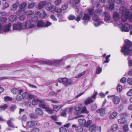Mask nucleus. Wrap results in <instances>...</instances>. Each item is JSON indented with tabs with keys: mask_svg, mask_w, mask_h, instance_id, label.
Here are the masks:
<instances>
[{
	"mask_svg": "<svg viewBox=\"0 0 132 132\" xmlns=\"http://www.w3.org/2000/svg\"><path fill=\"white\" fill-rule=\"evenodd\" d=\"M12 92L14 94H16L17 93L19 94H21L23 92V90L19 89H16V88H13L11 90Z\"/></svg>",
	"mask_w": 132,
	"mask_h": 132,
	"instance_id": "15",
	"label": "nucleus"
},
{
	"mask_svg": "<svg viewBox=\"0 0 132 132\" xmlns=\"http://www.w3.org/2000/svg\"><path fill=\"white\" fill-rule=\"evenodd\" d=\"M67 111L68 113H72L73 111V108H71L69 109L68 108H66Z\"/></svg>",
	"mask_w": 132,
	"mask_h": 132,
	"instance_id": "58",
	"label": "nucleus"
},
{
	"mask_svg": "<svg viewBox=\"0 0 132 132\" xmlns=\"http://www.w3.org/2000/svg\"><path fill=\"white\" fill-rule=\"evenodd\" d=\"M125 42L126 44L121 47V52L125 56L129 55L132 56V49L131 46L132 43L128 39H126Z\"/></svg>",
	"mask_w": 132,
	"mask_h": 132,
	"instance_id": "1",
	"label": "nucleus"
},
{
	"mask_svg": "<svg viewBox=\"0 0 132 132\" xmlns=\"http://www.w3.org/2000/svg\"><path fill=\"white\" fill-rule=\"evenodd\" d=\"M52 24V23L48 21L44 22V27H48Z\"/></svg>",
	"mask_w": 132,
	"mask_h": 132,
	"instance_id": "53",
	"label": "nucleus"
},
{
	"mask_svg": "<svg viewBox=\"0 0 132 132\" xmlns=\"http://www.w3.org/2000/svg\"><path fill=\"white\" fill-rule=\"evenodd\" d=\"M12 98L9 96H6L4 97V100L6 102L10 101H12Z\"/></svg>",
	"mask_w": 132,
	"mask_h": 132,
	"instance_id": "51",
	"label": "nucleus"
},
{
	"mask_svg": "<svg viewBox=\"0 0 132 132\" xmlns=\"http://www.w3.org/2000/svg\"><path fill=\"white\" fill-rule=\"evenodd\" d=\"M104 14L105 21L106 23H109L111 19V17L110 14L106 12H104Z\"/></svg>",
	"mask_w": 132,
	"mask_h": 132,
	"instance_id": "13",
	"label": "nucleus"
},
{
	"mask_svg": "<svg viewBox=\"0 0 132 132\" xmlns=\"http://www.w3.org/2000/svg\"><path fill=\"white\" fill-rule=\"evenodd\" d=\"M27 5V3L26 2H23L19 6L20 9L16 12V14L17 15H19V13L25 10V9Z\"/></svg>",
	"mask_w": 132,
	"mask_h": 132,
	"instance_id": "11",
	"label": "nucleus"
},
{
	"mask_svg": "<svg viewBox=\"0 0 132 132\" xmlns=\"http://www.w3.org/2000/svg\"><path fill=\"white\" fill-rule=\"evenodd\" d=\"M9 5L7 3H4L2 5V9L3 10H4L9 7Z\"/></svg>",
	"mask_w": 132,
	"mask_h": 132,
	"instance_id": "42",
	"label": "nucleus"
},
{
	"mask_svg": "<svg viewBox=\"0 0 132 132\" xmlns=\"http://www.w3.org/2000/svg\"><path fill=\"white\" fill-rule=\"evenodd\" d=\"M58 81L62 83L65 86H67L72 83V80L70 79H68L65 78H60L58 79Z\"/></svg>",
	"mask_w": 132,
	"mask_h": 132,
	"instance_id": "7",
	"label": "nucleus"
},
{
	"mask_svg": "<svg viewBox=\"0 0 132 132\" xmlns=\"http://www.w3.org/2000/svg\"><path fill=\"white\" fill-rule=\"evenodd\" d=\"M113 18L115 20H118L120 19V15L119 14L116 12H114L113 14Z\"/></svg>",
	"mask_w": 132,
	"mask_h": 132,
	"instance_id": "23",
	"label": "nucleus"
},
{
	"mask_svg": "<svg viewBox=\"0 0 132 132\" xmlns=\"http://www.w3.org/2000/svg\"><path fill=\"white\" fill-rule=\"evenodd\" d=\"M36 3L35 2L31 3L28 4V5L27 7L28 8L30 9H32L36 5Z\"/></svg>",
	"mask_w": 132,
	"mask_h": 132,
	"instance_id": "35",
	"label": "nucleus"
},
{
	"mask_svg": "<svg viewBox=\"0 0 132 132\" xmlns=\"http://www.w3.org/2000/svg\"><path fill=\"white\" fill-rule=\"evenodd\" d=\"M7 20L6 17H2L0 18V23H3L5 22Z\"/></svg>",
	"mask_w": 132,
	"mask_h": 132,
	"instance_id": "38",
	"label": "nucleus"
},
{
	"mask_svg": "<svg viewBox=\"0 0 132 132\" xmlns=\"http://www.w3.org/2000/svg\"><path fill=\"white\" fill-rule=\"evenodd\" d=\"M94 9L93 8H91L88 10L89 14V15H92L93 13Z\"/></svg>",
	"mask_w": 132,
	"mask_h": 132,
	"instance_id": "56",
	"label": "nucleus"
},
{
	"mask_svg": "<svg viewBox=\"0 0 132 132\" xmlns=\"http://www.w3.org/2000/svg\"><path fill=\"white\" fill-rule=\"evenodd\" d=\"M25 13L27 15H31L34 13V11L31 10H29L26 11Z\"/></svg>",
	"mask_w": 132,
	"mask_h": 132,
	"instance_id": "48",
	"label": "nucleus"
},
{
	"mask_svg": "<svg viewBox=\"0 0 132 132\" xmlns=\"http://www.w3.org/2000/svg\"><path fill=\"white\" fill-rule=\"evenodd\" d=\"M47 4L46 1H44L40 2L38 5V8L39 9H41L46 5Z\"/></svg>",
	"mask_w": 132,
	"mask_h": 132,
	"instance_id": "16",
	"label": "nucleus"
},
{
	"mask_svg": "<svg viewBox=\"0 0 132 132\" xmlns=\"http://www.w3.org/2000/svg\"><path fill=\"white\" fill-rule=\"evenodd\" d=\"M60 132H67V130L64 127H61L59 129Z\"/></svg>",
	"mask_w": 132,
	"mask_h": 132,
	"instance_id": "64",
	"label": "nucleus"
},
{
	"mask_svg": "<svg viewBox=\"0 0 132 132\" xmlns=\"http://www.w3.org/2000/svg\"><path fill=\"white\" fill-rule=\"evenodd\" d=\"M19 5V2L13 3L11 7V10L12 11H15L17 9Z\"/></svg>",
	"mask_w": 132,
	"mask_h": 132,
	"instance_id": "19",
	"label": "nucleus"
},
{
	"mask_svg": "<svg viewBox=\"0 0 132 132\" xmlns=\"http://www.w3.org/2000/svg\"><path fill=\"white\" fill-rule=\"evenodd\" d=\"M93 102V100H92L90 97H89L86 100L85 103V105H87L90 103Z\"/></svg>",
	"mask_w": 132,
	"mask_h": 132,
	"instance_id": "30",
	"label": "nucleus"
},
{
	"mask_svg": "<svg viewBox=\"0 0 132 132\" xmlns=\"http://www.w3.org/2000/svg\"><path fill=\"white\" fill-rule=\"evenodd\" d=\"M110 129L112 131H115L119 129L118 126L116 124H114L111 126Z\"/></svg>",
	"mask_w": 132,
	"mask_h": 132,
	"instance_id": "22",
	"label": "nucleus"
},
{
	"mask_svg": "<svg viewBox=\"0 0 132 132\" xmlns=\"http://www.w3.org/2000/svg\"><path fill=\"white\" fill-rule=\"evenodd\" d=\"M81 18V19L83 20L82 22L84 25L87 24L90 19V16L88 14L85 13L82 16V13H81L79 15H77V18L75 20L79 22Z\"/></svg>",
	"mask_w": 132,
	"mask_h": 132,
	"instance_id": "3",
	"label": "nucleus"
},
{
	"mask_svg": "<svg viewBox=\"0 0 132 132\" xmlns=\"http://www.w3.org/2000/svg\"><path fill=\"white\" fill-rule=\"evenodd\" d=\"M80 1V0H71L70 2L71 4L73 6H75L76 4L79 3Z\"/></svg>",
	"mask_w": 132,
	"mask_h": 132,
	"instance_id": "28",
	"label": "nucleus"
},
{
	"mask_svg": "<svg viewBox=\"0 0 132 132\" xmlns=\"http://www.w3.org/2000/svg\"><path fill=\"white\" fill-rule=\"evenodd\" d=\"M89 130L91 132H100L101 130V127H97L95 125H93L90 127Z\"/></svg>",
	"mask_w": 132,
	"mask_h": 132,
	"instance_id": "10",
	"label": "nucleus"
},
{
	"mask_svg": "<svg viewBox=\"0 0 132 132\" xmlns=\"http://www.w3.org/2000/svg\"><path fill=\"white\" fill-rule=\"evenodd\" d=\"M62 0H55L54 3L56 6L59 5L61 3Z\"/></svg>",
	"mask_w": 132,
	"mask_h": 132,
	"instance_id": "46",
	"label": "nucleus"
},
{
	"mask_svg": "<svg viewBox=\"0 0 132 132\" xmlns=\"http://www.w3.org/2000/svg\"><path fill=\"white\" fill-rule=\"evenodd\" d=\"M78 121L80 124L84 125L86 122L85 120L84 119H80L78 120Z\"/></svg>",
	"mask_w": 132,
	"mask_h": 132,
	"instance_id": "45",
	"label": "nucleus"
},
{
	"mask_svg": "<svg viewBox=\"0 0 132 132\" xmlns=\"http://www.w3.org/2000/svg\"><path fill=\"white\" fill-rule=\"evenodd\" d=\"M117 115L118 113L117 112L114 111L110 114L109 118L111 120L114 119L116 118Z\"/></svg>",
	"mask_w": 132,
	"mask_h": 132,
	"instance_id": "17",
	"label": "nucleus"
},
{
	"mask_svg": "<svg viewBox=\"0 0 132 132\" xmlns=\"http://www.w3.org/2000/svg\"><path fill=\"white\" fill-rule=\"evenodd\" d=\"M46 6V9L48 11H51L52 12H54V8L55 6L53 5L50 2H47Z\"/></svg>",
	"mask_w": 132,
	"mask_h": 132,
	"instance_id": "12",
	"label": "nucleus"
},
{
	"mask_svg": "<svg viewBox=\"0 0 132 132\" xmlns=\"http://www.w3.org/2000/svg\"><path fill=\"white\" fill-rule=\"evenodd\" d=\"M67 59L66 56H63L60 59L55 60L52 61L46 62L42 61H41L40 63L47 64L49 65H53L56 66H58L61 62L65 61Z\"/></svg>",
	"mask_w": 132,
	"mask_h": 132,
	"instance_id": "6",
	"label": "nucleus"
},
{
	"mask_svg": "<svg viewBox=\"0 0 132 132\" xmlns=\"http://www.w3.org/2000/svg\"><path fill=\"white\" fill-rule=\"evenodd\" d=\"M129 12V10L125 7L122 6L120 8V12L122 15L121 19L122 21L125 22L127 19Z\"/></svg>",
	"mask_w": 132,
	"mask_h": 132,
	"instance_id": "4",
	"label": "nucleus"
},
{
	"mask_svg": "<svg viewBox=\"0 0 132 132\" xmlns=\"http://www.w3.org/2000/svg\"><path fill=\"white\" fill-rule=\"evenodd\" d=\"M50 18L53 21H56L57 20V19L53 14L51 15Z\"/></svg>",
	"mask_w": 132,
	"mask_h": 132,
	"instance_id": "63",
	"label": "nucleus"
},
{
	"mask_svg": "<svg viewBox=\"0 0 132 132\" xmlns=\"http://www.w3.org/2000/svg\"><path fill=\"white\" fill-rule=\"evenodd\" d=\"M13 120V118H11L10 120L8 121L7 122V124L9 126L12 128L14 127L11 121H12Z\"/></svg>",
	"mask_w": 132,
	"mask_h": 132,
	"instance_id": "37",
	"label": "nucleus"
},
{
	"mask_svg": "<svg viewBox=\"0 0 132 132\" xmlns=\"http://www.w3.org/2000/svg\"><path fill=\"white\" fill-rule=\"evenodd\" d=\"M102 12V10L100 9H97L95 11V13L99 15L101 14Z\"/></svg>",
	"mask_w": 132,
	"mask_h": 132,
	"instance_id": "50",
	"label": "nucleus"
},
{
	"mask_svg": "<svg viewBox=\"0 0 132 132\" xmlns=\"http://www.w3.org/2000/svg\"><path fill=\"white\" fill-rule=\"evenodd\" d=\"M35 99L32 102V104L34 105H36L37 104L38 102H40V100H39L37 98Z\"/></svg>",
	"mask_w": 132,
	"mask_h": 132,
	"instance_id": "39",
	"label": "nucleus"
},
{
	"mask_svg": "<svg viewBox=\"0 0 132 132\" xmlns=\"http://www.w3.org/2000/svg\"><path fill=\"white\" fill-rule=\"evenodd\" d=\"M40 103L39 104V107L45 109L47 106L45 104L43 103L42 100H40Z\"/></svg>",
	"mask_w": 132,
	"mask_h": 132,
	"instance_id": "33",
	"label": "nucleus"
},
{
	"mask_svg": "<svg viewBox=\"0 0 132 132\" xmlns=\"http://www.w3.org/2000/svg\"><path fill=\"white\" fill-rule=\"evenodd\" d=\"M23 98L27 99L29 98V94L25 92L23 93L22 95Z\"/></svg>",
	"mask_w": 132,
	"mask_h": 132,
	"instance_id": "36",
	"label": "nucleus"
},
{
	"mask_svg": "<svg viewBox=\"0 0 132 132\" xmlns=\"http://www.w3.org/2000/svg\"><path fill=\"white\" fill-rule=\"evenodd\" d=\"M83 129V126L82 125H80L76 128V130L77 132H81Z\"/></svg>",
	"mask_w": 132,
	"mask_h": 132,
	"instance_id": "32",
	"label": "nucleus"
},
{
	"mask_svg": "<svg viewBox=\"0 0 132 132\" xmlns=\"http://www.w3.org/2000/svg\"><path fill=\"white\" fill-rule=\"evenodd\" d=\"M21 94H19V95H17V96L16 98V100L18 101H20L23 98L22 97V96H21Z\"/></svg>",
	"mask_w": 132,
	"mask_h": 132,
	"instance_id": "41",
	"label": "nucleus"
},
{
	"mask_svg": "<svg viewBox=\"0 0 132 132\" xmlns=\"http://www.w3.org/2000/svg\"><path fill=\"white\" fill-rule=\"evenodd\" d=\"M68 113L66 109L63 110L61 114V116L62 117H65L67 113Z\"/></svg>",
	"mask_w": 132,
	"mask_h": 132,
	"instance_id": "47",
	"label": "nucleus"
},
{
	"mask_svg": "<svg viewBox=\"0 0 132 132\" xmlns=\"http://www.w3.org/2000/svg\"><path fill=\"white\" fill-rule=\"evenodd\" d=\"M45 111L50 114H52L53 112V110L47 106L45 109Z\"/></svg>",
	"mask_w": 132,
	"mask_h": 132,
	"instance_id": "40",
	"label": "nucleus"
},
{
	"mask_svg": "<svg viewBox=\"0 0 132 132\" xmlns=\"http://www.w3.org/2000/svg\"><path fill=\"white\" fill-rule=\"evenodd\" d=\"M53 111H57L58 108H59V109H60L62 106V105H53Z\"/></svg>",
	"mask_w": 132,
	"mask_h": 132,
	"instance_id": "29",
	"label": "nucleus"
},
{
	"mask_svg": "<svg viewBox=\"0 0 132 132\" xmlns=\"http://www.w3.org/2000/svg\"><path fill=\"white\" fill-rule=\"evenodd\" d=\"M7 104H5L3 106H1L0 107V111H1L2 110L6 109L7 107Z\"/></svg>",
	"mask_w": 132,
	"mask_h": 132,
	"instance_id": "55",
	"label": "nucleus"
},
{
	"mask_svg": "<svg viewBox=\"0 0 132 132\" xmlns=\"http://www.w3.org/2000/svg\"><path fill=\"white\" fill-rule=\"evenodd\" d=\"M38 20V18L37 16H35L33 18H32L31 19V20H27L26 22H27L28 21L29 22H30V23H31L30 24H34L35 25V26L34 27H35L36 26V24L34 23L36 21H37Z\"/></svg>",
	"mask_w": 132,
	"mask_h": 132,
	"instance_id": "20",
	"label": "nucleus"
},
{
	"mask_svg": "<svg viewBox=\"0 0 132 132\" xmlns=\"http://www.w3.org/2000/svg\"><path fill=\"white\" fill-rule=\"evenodd\" d=\"M105 109L103 108L97 111V113H99L101 116H103L105 114Z\"/></svg>",
	"mask_w": 132,
	"mask_h": 132,
	"instance_id": "21",
	"label": "nucleus"
},
{
	"mask_svg": "<svg viewBox=\"0 0 132 132\" xmlns=\"http://www.w3.org/2000/svg\"><path fill=\"white\" fill-rule=\"evenodd\" d=\"M92 121L91 120H89L87 122H85V124L84 125L86 127H87L89 126L91 123Z\"/></svg>",
	"mask_w": 132,
	"mask_h": 132,
	"instance_id": "57",
	"label": "nucleus"
},
{
	"mask_svg": "<svg viewBox=\"0 0 132 132\" xmlns=\"http://www.w3.org/2000/svg\"><path fill=\"white\" fill-rule=\"evenodd\" d=\"M113 96V100L114 103L116 104H119L120 102L119 98L118 96Z\"/></svg>",
	"mask_w": 132,
	"mask_h": 132,
	"instance_id": "25",
	"label": "nucleus"
},
{
	"mask_svg": "<svg viewBox=\"0 0 132 132\" xmlns=\"http://www.w3.org/2000/svg\"><path fill=\"white\" fill-rule=\"evenodd\" d=\"M127 82L128 84L130 85H132V78H128L127 80Z\"/></svg>",
	"mask_w": 132,
	"mask_h": 132,
	"instance_id": "62",
	"label": "nucleus"
},
{
	"mask_svg": "<svg viewBox=\"0 0 132 132\" xmlns=\"http://www.w3.org/2000/svg\"><path fill=\"white\" fill-rule=\"evenodd\" d=\"M23 126L26 129L32 128V127L36 126H38L39 125V123L36 121H28L22 122Z\"/></svg>",
	"mask_w": 132,
	"mask_h": 132,
	"instance_id": "5",
	"label": "nucleus"
},
{
	"mask_svg": "<svg viewBox=\"0 0 132 132\" xmlns=\"http://www.w3.org/2000/svg\"><path fill=\"white\" fill-rule=\"evenodd\" d=\"M130 56H131L130 55V56L128 57V65L129 67L132 66V60H130Z\"/></svg>",
	"mask_w": 132,
	"mask_h": 132,
	"instance_id": "52",
	"label": "nucleus"
},
{
	"mask_svg": "<svg viewBox=\"0 0 132 132\" xmlns=\"http://www.w3.org/2000/svg\"><path fill=\"white\" fill-rule=\"evenodd\" d=\"M68 5L66 4H63L61 6V9L62 10H65L68 7Z\"/></svg>",
	"mask_w": 132,
	"mask_h": 132,
	"instance_id": "43",
	"label": "nucleus"
},
{
	"mask_svg": "<svg viewBox=\"0 0 132 132\" xmlns=\"http://www.w3.org/2000/svg\"><path fill=\"white\" fill-rule=\"evenodd\" d=\"M37 26L38 27H44V22L42 21H39L37 24Z\"/></svg>",
	"mask_w": 132,
	"mask_h": 132,
	"instance_id": "31",
	"label": "nucleus"
},
{
	"mask_svg": "<svg viewBox=\"0 0 132 132\" xmlns=\"http://www.w3.org/2000/svg\"><path fill=\"white\" fill-rule=\"evenodd\" d=\"M123 130L124 132H127L129 129L128 126L127 124L124 125L123 126Z\"/></svg>",
	"mask_w": 132,
	"mask_h": 132,
	"instance_id": "44",
	"label": "nucleus"
},
{
	"mask_svg": "<svg viewBox=\"0 0 132 132\" xmlns=\"http://www.w3.org/2000/svg\"><path fill=\"white\" fill-rule=\"evenodd\" d=\"M36 113L38 116H43V112L42 109L40 108H37L36 110Z\"/></svg>",
	"mask_w": 132,
	"mask_h": 132,
	"instance_id": "24",
	"label": "nucleus"
},
{
	"mask_svg": "<svg viewBox=\"0 0 132 132\" xmlns=\"http://www.w3.org/2000/svg\"><path fill=\"white\" fill-rule=\"evenodd\" d=\"M118 26L122 31L129 32L130 29V26L128 23H126L124 24L120 23L118 24Z\"/></svg>",
	"mask_w": 132,
	"mask_h": 132,
	"instance_id": "8",
	"label": "nucleus"
},
{
	"mask_svg": "<svg viewBox=\"0 0 132 132\" xmlns=\"http://www.w3.org/2000/svg\"><path fill=\"white\" fill-rule=\"evenodd\" d=\"M68 18L69 20H72L75 19L76 18V16L73 15H70Z\"/></svg>",
	"mask_w": 132,
	"mask_h": 132,
	"instance_id": "60",
	"label": "nucleus"
},
{
	"mask_svg": "<svg viewBox=\"0 0 132 132\" xmlns=\"http://www.w3.org/2000/svg\"><path fill=\"white\" fill-rule=\"evenodd\" d=\"M46 13L45 12H43L41 13L40 14V17L41 18H45L46 16Z\"/></svg>",
	"mask_w": 132,
	"mask_h": 132,
	"instance_id": "59",
	"label": "nucleus"
},
{
	"mask_svg": "<svg viewBox=\"0 0 132 132\" xmlns=\"http://www.w3.org/2000/svg\"><path fill=\"white\" fill-rule=\"evenodd\" d=\"M85 73V72L84 71L81 73H79L78 75L75 76V77L77 78H79L81 77Z\"/></svg>",
	"mask_w": 132,
	"mask_h": 132,
	"instance_id": "54",
	"label": "nucleus"
},
{
	"mask_svg": "<svg viewBox=\"0 0 132 132\" xmlns=\"http://www.w3.org/2000/svg\"><path fill=\"white\" fill-rule=\"evenodd\" d=\"M30 22L28 21L23 24L19 23L17 24H14L13 25V30H20L26 28H31L35 26L34 24H31Z\"/></svg>",
	"mask_w": 132,
	"mask_h": 132,
	"instance_id": "2",
	"label": "nucleus"
},
{
	"mask_svg": "<svg viewBox=\"0 0 132 132\" xmlns=\"http://www.w3.org/2000/svg\"><path fill=\"white\" fill-rule=\"evenodd\" d=\"M121 118L118 119V122L120 124H123L127 121L126 119L124 117H121Z\"/></svg>",
	"mask_w": 132,
	"mask_h": 132,
	"instance_id": "26",
	"label": "nucleus"
},
{
	"mask_svg": "<svg viewBox=\"0 0 132 132\" xmlns=\"http://www.w3.org/2000/svg\"><path fill=\"white\" fill-rule=\"evenodd\" d=\"M102 71V69L100 67H98L97 68L96 71V73L99 74Z\"/></svg>",
	"mask_w": 132,
	"mask_h": 132,
	"instance_id": "61",
	"label": "nucleus"
},
{
	"mask_svg": "<svg viewBox=\"0 0 132 132\" xmlns=\"http://www.w3.org/2000/svg\"><path fill=\"white\" fill-rule=\"evenodd\" d=\"M81 112L82 113H86L87 114L88 113H89V112L87 110L85 106H84L83 107L81 110Z\"/></svg>",
	"mask_w": 132,
	"mask_h": 132,
	"instance_id": "49",
	"label": "nucleus"
},
{
	"mask_svg": "<svg viewBox=\"0 0 132 132\" xmlns=\"http://www.w3.org/2000/svg\"><path fill=\"white\" fill-rule=\"evenodd\" d=\"M9 19V20L11 22L15 21L17 19V17L15 15H12L10 16Z\"/></svg>",
	"mask_w": 132,
	"mask_h": 132,
	"instance_id": "27",
	"label": "nucleus"
},
{
	"mask_svg": "<svg viewBox=\"0 0 132 132\" xmlns=\"http://www.w3.org/2000/svg\"><path fill=\"white\" fill-rule=\"evenodd\" d=\"M108 9L111 11H114L115 10L114 3H109L108 5L105 6V9Z\"/></svg>",
	"mask_w": 132,
	"mask_h": 132,
	"instance_id": "14",
	"label": "nucleus"
},
{
	"mask_svg": "<svg viewBox=\"0 0 132 132\" xmlns=\"http://www.w3.org/2000/svg\"><path fill=\"white\" fill-rule=\"evenodd\" d=\"M55 11L58 13H61L62 12V9L60 8L56 7L55 6V7L54 8V12Z\"/></svg>",
	"mask_w": 132,
	"mask_h": 132,
	"instance_id": "34",
	"label": "nucleus"
},
{
	"mask_svg": "<svg viewBox=\"0 0 132 132\" xmlns=\"http://www.w3.org/2000/svg\"><path fill=\"white\" fill-rule=\"evenodd\" d=\"M92 19L95 22L94 25L96 27H97L103 23V22L101 21L100 18L95 14L93 16Z\"/></svg>",
	"mask_w": 132,
	"mask_h": 132,
	"instance_id": "9",
	"label": "nucleus"
},
{
	"mask_svg": "<svg viewBox=\"0 0 132 132\" xmlns=\"http://www.w3.org/2000/svg\"><path fill=\"white\" fill-rule=\"evenodd\" d=\"M12 26L11 23H9V24L5 25L3 29V31L4 32H7L10 30V28Z\"/></svg>",
	"mask_w": 132,
	"mask_h": 132,
	"instance_id": "18",
	"label": "nucleus"
}]
</instances>
